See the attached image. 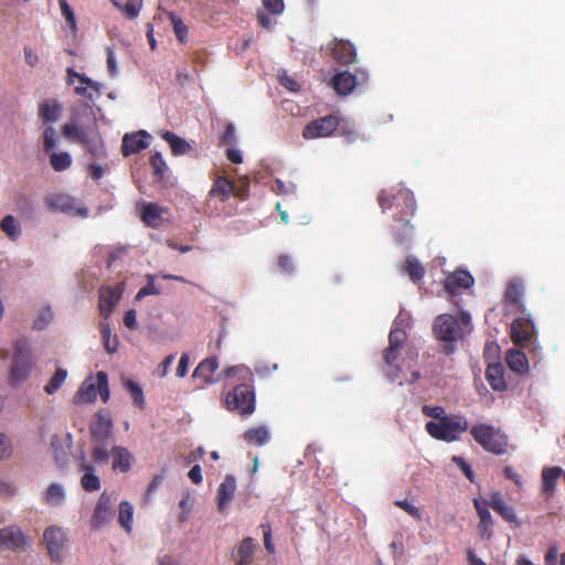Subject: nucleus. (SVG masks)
I'll return each mask as SVG.
<instances>
[{
    "label": "nucleus",
    "instance_id": "f257e3e1",
    "mask_svg": "<svg viewBox=\"0 0 565 565\" xmlns=\"http://www.w3.org/2000/svg\"><path fill=\"white\" fill-rule=\"evenodd\" d=\"M224 375L234 380L233 390L225 396V406L231 412L242 416H249L255 411L254 374L245 365H235L225 369Z\"/></svg>",
    "mask_w": 565,
    "mask_h": 565
},
{
    "label": "nucleus",
    "instance_id": "f03ea898",
    "mask_svg": "<svg viewBox=\"0 0 565 565\" xmlns=\"http://www.w3.org/2000/svg\"><path fill=\"white\" fill-rule=\"evenodd\" d=\"M379 204L383 211L391 209L394 204L401 206V215H395V225L392 233L397 243L404 244L414 237V226L411 225L407 216L414 215L416 201L414 194L407 189L397 190L396 194L382 191L379 195Z\"/></svg>",
    "mask_w": 565,
    "mask_h": 565
},
{
    "label": "nucleus",
    "instance_id": "7ed1b4c3",
    "mask_svg": "<svg viewBox=\"0 0 565 565\" xmlns=\"http://www.w3.org/2000/svg\"><path fill=\"white\" fill-rule=\"evenodd\" d=\"M469 424L461 414L448 415L440 422H427L425 429L430 437L446 443H452L459 439L460 435L467 431Z\"/></svg>",
    "mask_w": 565,
    "mask_h": 565
},
{
    "label": "nucleus",
    "instance_id": "20e7f679",
    "mask_svg": "<svg viewBox=\"0 0 565 565\" xmlns=\"http://www.w3.org/2000/svg\"><path fill=\"white\" fill-rule=\"evenodd\" d=\"M407 334L401 328H392L388 334V347L383 351V360L386 366L385 373L395 381L402 373L401 359L403 351H406Z\"/></svg>",
    "mask_w": 565,
    "mask_h": 565
},
{
    "label": "nucleus",
    "instance_id": "39448f33",
    "mask_svg": "<svg viewBox=\"0 0 565 565\" xmlns=\"http://www.w3.org/2000/svg\"><path fill=\"white\" fill-rule=\"evenodd\" d=\"M434 335L443 341V352L447 355L457 350V342L462 339L463 330L458 319L452 315H439L434 320Z\"/></svg>",
    "mask_w": 565,
    "mask_h": 565
},
{
    "label": "nucleus",
    "instance_id": "423d86ee",
    "mask_svg": "<svg viewBox=\"0 0 565 565\" xmlns=\"http://www.w3.org/2000/svg\"><path fill=\"white\" fill-rule=\"evenodd\" d=\"M473 440L486 451L503 455L509 448V437L500 429L489 424H477L470 428Z\"/></svg>",
    "mask_w": 565,
    "mask_h": 565
},
{
    "label": "nucleus",
    "instance_id": "0eeeda50",
    "mask_svg": "<svg viewBox=\"0 0 565 565\" xmlns=\"http://www.w3.org/2000/svg\"><path fill=\"white\" fill-rule=\"evenodd\" d=\"M106 403L109 398L108 377L103 371L97 372L96 379L92 377L85 380L76 394L74 395L75 404L93 403L96 401L97 395Z\"/></svg>",
    "mask_w": 565,
    "mask_h": 565
},
{
    "label": "nucleus",
    "instance_id": "6e6552de",
    "mask_svg": "<svg viewBox=\"0 0 565 565\" xmlns=\"http://www.w3.org/2000/svg\"><path fill=\"white\" fill-rule=\"evenodd\" d=\"M32 369V354L25 339L17 340L13 344V356L10 369V380L20 383L28 379Z\"/></svg>",
    "mask_w": 565,
    "mask_h": 565
},
{
    "label": "nucleus",
    "instance_id": "1a4fd4ad",
    "mask_svg": "<svg viewBox=\"0 0 565 565\" xmlns=\"http://www.w3.org/2000/svg\"><path fill=\"white\" fill-rule=\"evenodd\" d=\"M56 146L55 129L52 126H46L43 131V149L45 153L50 154V164L54 171L62 172L72 166V157L68 152H54Z\"/></svg>",
    "mask_w": 565,
    "mask_h": 565
},
{
    "label": "nucleus",
    "instance_id": "9d476101",
    "mask_svg": "<svg viewBox=\"0 0 565 565\" xmlns=\"http://www.w3.org/2000/svg\"><path fill=\"white\" fill-rule=\"evenodd\" d=\"M114 502L113 494L106 491L99 495L90 518V526L93 529H102L111 522L115 516Z\"/></svg>",
    "mask_w": 565,
    "mask_h": 565
},
{
    "label": "nucleus",
    "instance_id": "9b49d317",
    "mask_svg": "<svg viewBox=\"0 0 565 565\" xmlns=\"http://www.w3.org/2000/svg\"><path fill=\"white\" fill-rule=\"evenodd\" d=\"M338 126V117L333 115H327L306 125L302 130V137L305 139L329 137L333 131L337 130Z\"/></svg>",
    "mask_w": 565,
    "mask_h": 565
},
{
    "label": "nucleus",
    "instance_id": "f8f14e48",
    "mask_svg": "<svg viewBox=\"0 0 565 565\" xmlns=\"http://www.w3.org/2000/svg\"><path fill=\"white\" fill-rule=\"evenodd\" d=\"M124 291L122 284L116 287H103L99 289V311L105 320L109 318L114 308L116 307L121 292Z\"/></svg>",
    "mask_w": 565,
    "mask_h": 565
},
{
    "label": "nucleus",
    "instance_id": "ddd939ff",
    "mask_svg": "<svg viewBox=\"0 0 565 565\" xmlns=\"http://www.w3.org/2000/svg\"><path fill=\"white\" fill-rule=\"evenodd\" d=\"M50 557L53 562L62 561V550L66 541L64 532L58 527H49L43 534Z\"/></svg>",
    "mask_w": 565,
    "mask_h": 565
},
{
    "label": "nucleus",
    "instance_id": "4468645a",
    "mask_svg": "<svg viewBox=\"0 0 565 565\" xmlns=\"http://www.w3.org/2000/svg\"><path fill=\"white\" fill-rule=\"evenodd\" d=\"M473 282V277L467 270H456L446 277L444 287L449 295L456 296L470 288Z\"/></svg>",
    "mask_w": 565,
    "mask_h": 565
},
{
    "label": "nucleus",
    "instance_id": "2eb2a0df",
    "mask_svg": "<svg viewBox=\"0 0 565 565\" xmlns=\"http://www.w3.org/2000/svg\"><path fill=\"white\" fill-rule=\"evenodd\" d=\"M533 322L527 318H518L511 324V339L520 347H525L532 339Z\"/></svg>",
    "mask_w": 565,
    "mask_h": 565
},
{
    "label": "nucleus",
    "instance_id": "dca6fc26",
    "mask_svg": "<svg viewBox=\"0 0 565 565\" xmlns=\"http://www.w3.org/2000/svg\"><path fill=\"white\" fill-rule=\"evenodd\" d=\"M150 135L140 130L134 134H126L122 138L121 152L125 157L138 153L149 146Z\"/></svg>",
    "mask_w": 565,
    "mask_h": 565
},
{
    "label": "nucleus",
    "instance_id": "f3484780",
    "mask_svg": "<svg viewBox=\"0 0 565 565\" xmlns=\"http://www.w3.org/2000/svg\"><path fill=\"white\" fill-rule=\"evenodd\" d=\"M26 544V537L20 527L11 525L0 529V548L15 551Z\"/></svg>",
    "mask_w": 565,
    "mask_h": 565
},
{
    "label": "nucleus",
    "instance_id": "a211bd4d",
    "mask_svg": "<svg viewBox=\"0 0 565 565\" xmlns=\"http://www.w3.org/2000/svg\"><path fill=\"white\" fill-rule=\"evenodd\" d=\"M473 507L479 516L478 532L482 540H490L493 534V519L486 503L481 499H473Z\"/></svg>",
    "mask_w": 565,
    "mask_h": 565
},
{
    "label": "nucleus",
    "instance_id": "6ab92c4d",
    "mask_svg": "<svg viewBox=\"0 0 565 565\" xmlns=\"http://www.w3.org/2000/svg\"><path fill=\"white\" fill-rule=\"evenodd\" d=\"M217 369V359L215 356L206 358L195 367L193 377L201 380L203 384L216 383L220 380L218 376H215Z\"/></svg>",
    "mask_w": 565,
    "mask_h": 565
},
{
    "label": "nucleus",
    "instance_id": "aec40b11",
    "mask_svg": "<svg viewBox=\"0 0 565 565\" xmlns=\"http://www.w3.org/2000/svg\"><path fill=\"white\" fill-rule=\"evenodd\" d=\"M487 508H492L503 520L508 522H516V516L512 507H509L499 491L490 493L489 500H482Z\"/></svg>",
    "mask_w": 565,
    "mask_h": 565
},
{
    "label": "nucleus",
    "instance_id": "412c9836",
    "mask_svg": "<svg viewBox=\"0 0 565 565\" xmlns=\"http://www.w3.org/2000/svg\"><path fill=\"white\" fill-rule=\"evenodd\" d=\"M93 443L107 441L113 436V422L104 414L97 415L96 423L89 427Z\"/></svg>",
    "mask_w": 565,
    "mask_h": 565
},
{
    "label": "nucleus",
    "instance_id": "4be33fe9",
    "mask_svg": "<svg viewBox=\"0 0 565 565\" xmlns=\"http://www.w3.org/2000/svg\"><path fill=\"white\" fill-rule=\"evenodd\" d=\"M110 454L113 460L111 468L114 471L126 473L131 469L134 456L126 447L114 446Z\"/></svg>",
    "mask_w": 565,
    "mask_h": 565
},
{
    "label": "nucleus",
    "instance_id": "5701e85b",
    "mask_svg": "<svg viewBox=\"0 0 565 565\" xmlns=\"http://www.w3.org/2000/svg\"><path fill=\"white\" fill-rule=\"evenodd\" d=\"M332 57L342 65H349L355 61V47L349 41L334 40L332 46Z\"/></svg>",
    "mask_w": 565,
    "mask_h": 565
},
{
    "label": "nucleus",
    "instance_id": "b1692460",
    "mask_svg": "<svg viewBox=\"0 0 565 565\" xmlns=\"http://www.w3.org/2000/svg\"><path fill=\"white\" fill-rule=\"evenodd\" d=\"M256 547L252 537H245L233 552L235 565H252Z\"/></svg>",
    "mask_w": 565,
    "mask_h": 565
},
{
    "label": "nucleus",
    "instance_id": "393cba45",
    "mask_svg": "<svg viewBox=\"0 0 565 565\" xmlns=\"http://www.w3.org/2000/svg\"><path fill=\"white\" fill-rule=\"evenodd\" d=\"M166 207L159 206L157 203H146L142 206L141 220L150 227H159L163 222V214L167 213Z\"/></svg>",
    "mask_w": 565,
    "mask_h": 565
},
{
    "label": "nucleus",
    "instance_id": "a878e982",
    "mask_svg": "<svg viewBox=\"0 0 565 565\" xmlns=\"http://www.w3.org/2000/svg\"><path fill=\"white\" fill-rule=\"evenodd\" d=\"M564 473V470L557 466L546 467L542 470V493L546 498L554 495L557 479Z\"/></svg>",
    "mask_w": 565,
    "mask_h": 565
},
{
    "label": "nucleus",
    "instance_id": "bb28decb",
    "mask_svg": "<svg viewBox=\"0 0 565 565\" xmlns=\"http://www.w3.org/2000/svg\"><path fill=\"white\" fill-rule=\"evenodd\" d=\"M358 85V76L350 72H341L333 76L332 87L339 95H349Z\"/></svg>",
    "mask_w": 565,
    "mask_h": 565
},
{
    "label": "nucleus",
    "instance_id": "cd10ccee",
    "mask_svg": "<svg viewBox=\"0 0 565 565\" xmlns=\"http://www.w3.org/2000/svg\"><path fill=\"white\" fill-rule=\"evenodd\" d=\"M235 491L236 480L234 476L226 475L224 481L217 489V505L221 511L224 510L226 505L233 500Z\"/></svg>",
    "mask_w": 565,
    "mask_h": 565
},
{
    "label": "nucleus",
    "instance_id": "c85d7f7f",
    "mask_svg": "<svg viewBox=\"0 0 565 565\" xmlns=\"http://www.w3.org/2000/svg\"><path fill=\"white\" fill-rule=\"evenodd\" d=\"M61 114L62 106L55 99H46L39 107V116L47 126H50L49 124L57 121Z\"/></svg>",
    "mask_w": 565,
    "mask_h": 565
},
{
    "label": "nucleus",
    "instance_id": "c756f323",
    "mask_svg": "<svg viewBox=\"0 0 565 565\" xmlns=\"http://www.w3.org/2000/svg\"><path fill=\"white\" fill-rule=\"evenodd\" d=\"M486 379L494 391L501 392L507 388L504 369L500 363H492L488 365L486 370Z\"/></svg>",
    "mask_w": 565,
    "mask_h": 565
},
{
    "label": "nucleus",
    "instance_id": "7c9ffc66",
    "mask_svg": "<svg viewBox=\"0 0 565 565\" xmlns=\"http://www.w3.org/2000/svg\"><path fill=\"white\" fill-rule=\"evenodd\" d=\"M81 470L84 471V475L81 478V486L87 492L97 491L100 489V480L99 477L94 473V467L90 463L83 462L81 463Z\"/></svg>",
    "mask_w": 565,
    "mask_h": 565
},
{
    "label": "nucleus",
    "instance_id": "2f4dec72",
    "mask_svg": "<svg viewBox=\"0 0 565 565\" xmlns=\"http://www.w3.org/2000/svg\"><path fill=\"white\" fill-rule=\"evenodd\" d=\"M243 437L248 445L260 447L269 441L270 434L266 426H256L247 429Z\"/></svg>",
    "mask_w": 565,
    "mask_h": 565
},
{
    "label": "nucleus",
    "instance_id": "473e14b6",
    "mask_svg": "<svg viewBox=\"0 0 565 565\" xmlns=\"http://www.w3.org/2000/svg\"><path fill=\"white\" fill-rule=\"evenodd\" d=\"M507 363L509 367L518 374H524L529 371V361L524 352L519 350H509L507 353Z\"/></svg>",
    "mask_w": 565,
    "mask_h": 565
},
{
    "label": "nucleus",
    "instance_id": "72a5a7b5",
    "mask_svg": "<svg viewBox=\"0 0 565 565\" xmlns=\"http://www.w3.org/2000/svg\"><path fill=\"white\" fill-rule=\"evenodd\" d=\"M161 137L169 143L173 156L185 154L192 149L191 145L186 140L177 136L172 131L167 130L161 135Z\"/></svg>",
    "mask_w": 565,
    "mask_h": 565
},
{
    "label": "nucleus",
    "instance_id": "f704fd0d",
    "mask_svg": "<svg viewBox=\"0 0 565 565\" xmlns=\"http://www.w3.org/2000/svg\"><path fill=\"white\" fill-rule=\"evenodd\" d=\"M524 294V284L520 278H513L509 281L504 298L508 302L519 306Z\"/></svg>",
    "mask_w": 565,
    "mask_h": 565
},
{
    "label": "nucleus",
    "instance_id": "c9c22d12",
    "mask_svg": "<svg viewBox=\"0 0 565 565\" xmlns=\"http://www.w3.org/2000/svg\"><path fill=\"white\" fill-rule=\"evenodd\" d=\"M62 131L63 136L68 140L77 141L81 145H89L88 134L75 122L65 124Z\"/></svg>",
    "mask_w": 565,
    "mask_h": 565
},
{
    "label": "nucleus",
    "instance_id": "e433bc0d",
    "mask_svg": "<svg viewBox=\"0 0 565 565\" xmlns=\"http://www.w3.org/2000/svg\"><path fill=\"white\" fill-rule=\"evenodd\" d=\"M99 330L105 350L108 353H115L119 345L118 337L111 333L110 326L106 320L100 322Z\"/></svg>",
    "mask_w": 565,
    "mask_h": 565
},
{
    "label": "nucleus",
    "instance_id": "4c0bfd02",
    "mask_svg": "<svg viewBox=\"0 0 565 565\" xmlns=\"http://www.w3.org/2000/svg\"><path fill=\"white\" fill-rule=\"evenodd\" d=\"M65 500L64 488L60 483H52L44 493V501L51 507H58Z\"/></svg>",
    "mask_w": 565,
    "mask_h": 565
},
{
    "label": "nucleus",
    "instance_id": "58836bf2",
    "mask_svg": "<svg viewBox=\"0 0 565 565\" xmlns=\"http://www.w3.org/2000/svg\"><path fill=\"white\" fill-rule=\"evenodd\" d=\"M233 182L225 177H218L210 191V195L220 196L221 201L227 199L233 190Z\"/></svg>",
    "mask_w": 565,
    "mask_h": 565
},
{
    "label": "nucleus",
    "instance_id": "ea45409f",
    "mask_svg": "<svg viewBox=\"0 0 565 565\" xmlns=\"http://www.w3.org/2000/svg\"><path fill=\"white\" fill-rule=\"evenodd\" d=\"M150 166L152 168L153 180L156 182H161L166 179L167 172L169 170L164 159L162 158L160 152H156L150 157Z\"/></svg>",
    "mask_w": 565,
    "mask_h": 565
},
{
    "label": "nucleus",
    "instance_id": "a19ab883",
    "mask_svg": "<svg viewBox=\"0 0 565 565\" xmlns=\"http://www.w3.org/2000/svg\"><path fill=\"white\" fill-rule=\"evenodd\" d=\"M404 269L408 277L414 281H420L425 276V268L422 263L415 257L408 256L405 259Z\"/></svg>",
    "mask_w": 565,
    "mask_h": 565
},
{
    "label": "nucleus",
    "instance_id": "79ce46f5",
    "mask_svg": "<svg viewBox=\"0 0 565 565\" xmlns=\"http://www.w3.org/2000/svg\"><path fill=\"white\" fill-rule=\"evenodd\" d=\"M134 520V507L128 501L119 504L118 523L127 533L131 532Z\"/></svg>",
    "mask_w": 565,
    "mask_h": 565
},
{
    "label": "nucleus",
    "instance_id": "37998d69",
    "mask_svg": "<svg viewBox=\"0 0 565 565\" xmlns=\"http://www.w3.org/2000/svg\"><path fill=\"white\" fill-rule=\"evenodd\" d=\"M124 386L130 393L134 404L142 409L146 404L142 387L132 380H125Z\"/></svg>",
    "mask_w": 565,
    "mask_h": 565
},
{
    "label": "nucleus",
    "instance_id": "c03bdc74",
    "mask_svg": "<svg viewBox=\"0 0 565 565\" xmlns=\"http://www.w3.org/2000/svg\"><path fill=\"white\" fill-rule=\"evenodd\" d=\"M50 447L58 468H64L67 463V451L62 447L56 435L51 438Z\"/></svg>",
    "mask_w": 565,
    "mask_h": 565
},
{
    "label": "nucleus",
    "instance_id": "a18cd8bd",
    "mask_svg": "<svg viewBox=\"0 0 565 565\" xmlns=\"http://www.w3.org/2000/svg\"><path fill=\"white\" fill-rule=\"evenodd\" d=\"M66 376L67 371L65 369H57L47 384L44 386L45 393L49 395L56 393L65 382Z\"/></svg>",
    "mask_w": 565,
    "mask_h": 565
},
{
    "label": "nucleus",
    "instance_id": "49530a36",
    "mask_svg": "<svg viewBox=\"0 0 565 565\" xmlns=\"http://www.w3.org/2000/svg\"><path fill=\"white\" fill-rule=\"evenodd\" d=\"M0 228L12 241H15L21 234L20 225L12 215H7L2 218Z\"/></svg>",
    "mask_w": 565,
    "mask_h": 565
},
{
    "label": "nucleus",
    "instance_id": "de8ad7c7",
    "mask_svg": "<svg viewBox=\"0 0 565 565\" xmlns=\"http://www.w3.org/2000/svg\"><path fill=\"white\" fill-rule=\"evenodd\" d=\"M90 455H92L94 462L107 463L109 460V457L111 456L110 451L108 450L107 441L94 443V446L92 447Z\"/></svg>",
    "mask_w": 565,
    "mask_h": 565
},
{
    "label": "nucleus",
    "instance_id": "09e8293b",
    "mask_svg": "<svg viewBox=\"0 0 565 565\" xmlns=\"http://www.w3.org/2000/svg\"><path fill=\"white\" fill-rule=\"evenodd\" d=\"M169 18L171 21V24L173 26V32L179 40L180 43H185L188 41V32L189 29L182 21L180 17H178L175 13H169Z\"/></svg>",
    "mask_w": 565,
    "mask_h": 565
},
{
    "label": "nucleus",
    "instance_id": "8fccbe9b",
    "mask_svg": "<svg viewBox=\"0 0 565 565\" xmlns=\"http://www.w3.org/2000/svg\"><path fill=\"white\" fill-rule=\"evenodd\" d=\"M114 4L122 11L127 19L134 20L139 15L142 8V0H127L122 7L115 1Z\"/></svg>",
    "mask_w": 565,
    "mask_h": 565
},
{
    "label": "nucleus",
    "instance_id": "3c124183",
    "mask_svg": "<svg viewBox=\"0 0 565 565\" xmlns=\"http://www.w3.org/2000/svg\"><path fill=\"white\" fill-rule=\"evenodd\" d=\"M52 319H53V312H52L51 308L50 307L43 308L39 312L36 319L34 320L33 328L35 330H43L49 326V323L52 321Z\"/></svg>",
    "mask_w": 565,
    "mask_h": 565
},
{
    "label": "nucleus",
    "instance_id": "603ef678",
    "mask_svg": "<svg viewBox=\"0 0 565 565\" xmlns=\"http://www.w3.org/2000/svg\"><path fill=\"white\" fill-rule=\"evenodd\" d=\"M236 142V131L235 126L232 122H228L225 126L223 134L220 137L218 146H234Z\"/></svg>",
    "mask_w": 565,
    "mask_h": 565
},
{
    "label": "nucleus",
    "instance_id": "864d4df0",
    "mask_svg": "<svg viewBox=\"0 0 565 565\" xmlns=\"http://www.w3.org/2000/svg\"><path fill=\"white\" fill-rule=\"evenodd\" d=\"M62 15L65 18L68 26L73 30L76 29V19L73 9L66 0H58Z\"/></svg>",
    "mask_w": 565,
    "mask_h": 565
},
{
    "label": "nucleus",
    "instance_id": "5fc2aeb1",
    "mask_svg": "<svg viewBox=\"0 0 565 565\" xmlns=\"http://www.w3.org/2000/svg\"><path fill=\"white\" fill-rule=\"evenodd\" d=\"M277 267L281 274L291 275L295 270L294 262L287 254H281L277 258Z\"/></svg>",
    "mask_w": 565,
    "mask_h": 565
},
{
    "label": "nucleus",
    "instance_id": "6e6d98bb",
    "mask_svg": "<svg viewBox=\"0 0 565 565\" xmlns=\"http://www.w3.org/2000/svg\"><path fill=\"white\" fill-rule=\"evenodd\" d=\"M422 412L425 416L434 418L437 422H440L441 418H446L448 416L446 415L445 408L441 406L424 405Z\"/></svg>",
    "mask_w": 565,
    "mask_h": 565
},
{
    "label": "nucleus",
    "instance_id": "4d7b16f0",
    "mask_svg": "<svg viewBox=\"0 0 565 565\" xmlns=\"http://www.w3.org/2000/svg\"><path fill=\"white\" fill-rule=\"evenodd\" d=\"M452 462H455L457 465V467L462 471V473L466 476V478L471 481V482H475V473H473V470L471 468V466L460 456H454L451 458Z\"/></svg>",
    "mask_w": 565,
    "mask_h": 565
},
{
    "label": "nucleus",
    "instance_id": "13d9d810",
    "mask_svg": "<svg viewBox=\"0 0 565 565\" xmlns=\"http://www.w3.org/2000/svg\"><path fill=\"white\" fill-rule=\"evenodd\" d=\"M160 294V290L159 288L154 285V281H153V276H148V282L146 286H143L137 294L136 296V299L137 300H140L147 296H150V295H159Z\"/></svg>",
    "mask_w": 565,
    "mask_h": 565
},
{
    "label": "nucleus",
    "instance_id": "bf43d9fd",
    "mask_svg": "<svg viewBox=\"0 0 565 565\" xmlns=\"http://www.w3.org/2000/svg\"><path fill=\"white\" fill-rule=\"evenodd\" d=\"M395 505L404 510L407 514L415 518L416 520L422 519L419 509L416 505L409 503L407 500H397L395 501Z\"/></svg>",
    "mask_w": 565,
    "mask_h": 565
},
{
    "label": "nucleus",
    "instance_id": "052dcab7",
    "mask_svg": "<svg viewBox=\"0 0 565 565\" xmlns=\"http://www.w3.org/2000/svg\"><path fill=\"white\" fill-rule=\"evenodd\" d=\"M12 455V444L6 434H0V460L7 459Z\"/></svg>",
    "mask_w": 565,
    "mask_h": 565
},
{
    "label": "nucleus",
    "instance_id": "680f3d73",
    "mask_svg": "<svg viewBox=\"0 0 565 565\" xmlns=\"http://www.w3.org/2000/svg\"><path fill=\"white\" fill-rule=\"evenodd\" d=\"M260 527L264 534L265 548L269 554H273L275 552V546L271 542V526L269 523H262Z\"/></svg>",
    "mask_w": 565,
    "mask_h": 565
},
{
    "label": "nucleus",
    "instance_id": "e2e57ef3",
    "mask_svg": "<svg viewBox=\"0 0 565 565\" xmlns=\"http://www.w3.org/2000/svg\"><path fill=\"white\" fill-rule=\"evenodd\" d=\"M263 6L273 14H279L284 10L282 0H263Z\"/></svg>",
    "mask_w": 565,
    "mask_h": 565
},
{
    "label": "nucleus",
    "instance_id": "0e129e2a",
    "mask_svg": "<svg viewBox=\"0 0 565 565\" xmlns=\"http://www.w3.org/2000/svg\"><path fill=\"white\" fill-rule=\"evenodd\" d=\"M67 75L68 76H75L78 78V81L82 83V84H86L88 85L89 87H92L93 89L95 90H98V83L92 81L90 78H88L86 75L84 74H79V73H76L72 67L67 68Z\"/></svg>",
    "mask_w": 565,
    "mask_h": 565
},
{
    "label": "nucleus",
    "instance_id": "69168bd1",
    "mask_svg": "<svg viewBox=\"0 0 565 565\" xmlns=\"http://www.w3.org/2000/svg\"><path fill=\"white\" fill-rule=\"evenodd\" d=\"M51 205H54L55 207H57L62 211H67V210H71V207H72L71 199L68 196H64V195H57V196L53 198L51 201Z\"/></svg>",
    "mask_w": 565,
    "mask_h": 565
},
{
    "label": "nucleus",
    "instance_id": "338daca9",
    "mask_svg": "<svg viewBox=\"0 0 565 565\" xmlns=\"http://www.w3.org/2000/svg\"><path fill=\"white\" fill-rule=\"evenodd\" d=\"M106 53H107V71H108V74L114 77L117 75V63H116V58H115V54H114V51L111 47H107L106 49Z\"/></svg>",
    "mask_w": 565,
    "mask_h": 565
},
{
    "label": "nucleus",
    "instance_id": "774afa93",
    "mask_svg": "<svg viewBox=\"0 0 565 565\" xmlns=\"http://www.w3.org/2000/svg\"><path fill=\"white\" fill-rule=\"evenodd\" d=\"M503 475L507 479L513 481L515 484H522V477L513 467L507 466L503 469Z\"/></svg>",
    "mask_w": 565,
    "mask_h": 565
}]
</instances>
